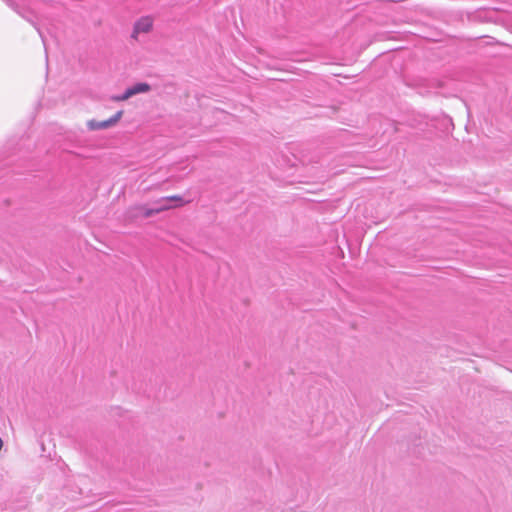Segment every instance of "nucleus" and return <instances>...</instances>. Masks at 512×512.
<instances>
[{
  "instance_id": "1",
  "label": "nucleus",
  "mask_w": 512,
  "mask_h": 512,
  "mask_svg": "<svg viewBox=\"0 0 512 512\" xmlns=\"http://www.w3.org/2000/svg\"><path fill=\"white\" fill-rule=\"evenodd\" d=\"M154 26V19L151 16H142L133 25L131 38L138 41L142 35L149 34Z\"/></svg>"
},
{
  "instance_id": "2",
  "label": "nucleus",
  "mask_w": 512,
  "mask_h": 512,
  "mask_svg": "<svg viewBox=\"0 0 512 512\" xmlns=\"http://www.w3.org/2000/svg\"><path fill=\"white\" fill-rule=\"evenodd\" d=\"M123 116V111L116 112L112 117L104 121H97L94 119L88 120L86 126L90 131L106 130L112 128L118 124Z\"/></svg>"
},
{
  "instance_id": "3",
  "label": "nucleus",
  "mask_w": 512,
  "mask_h": 512,
  "mask_svg": "<svg viewBox=\"0 0 512 512\" xmlns=\"http://www.w3.org/2000/svg\"><path fill=\"white\" fill-rule=\"evenodd\" d=\"M150 90L151 86L148 83H136L128 87L123 94L112 97V100L116 102L126 101L137 94L148 93Z\"/></svg>"
},
{
  "instance_id": "4",
  "label": "nucleus",
  "mask_w": 512,
  "mask_h": 512,
  "mask_svg": "<svg viewBox=\"0 0 512 512\" xmlns=\"http://www.w3.org/2000/svg\"><path fill=\"white\" fill-rule=\"evenodd\" d=\"M135 216H142L145 218L155 215L154 208L148 207L147 205H138L134 207Z\"/></svg>"
},
{
  "instance_id": "5",
  "label": "nucleus",
  "mask_w": 512,
  "mask_h": 512,
  "mask_svg": "<svg viewBox=\"0 0 512 512\" xmlns=\"http://www.w3.org/2000/svg\"><path fill=\"white\" fill-rule=\"evenodd\" d=\"M166 202H175V204H172L174 208L183 206L186 202L182 199L179 195H173L168 197H163L157 200V203H166Z\"/></svg>"
},
{
  "instance_id": "6",
  "label": "nucleus",
  "mask_w": 512,
  "mask_h": 512,
  "mask_svg": "<svg viewBox=\"0 0 512 512\" xmlns=\"http://www.w3.org/2000/svg\"><path fill=\"white\" fill-rule=\"evenodd\" d=\"M152 208H154L155 214H158L160 212H163V211H166V210H170V209L174 208V206L172 204H170L169 202L158 204L157 200H156L153 203V207Z\"/></svg>"
},
{
  "instance_id": "7",
  "label": "nucleus",
  "mask_w": 512,
  "mask_h": 512,
  "mask_svg": "<svg viewBox=\"0 0 512 512\" xmlns=\"http://www.w3.org/2000/svg\"><path fill=\"white\" fill-rule=\"evenodd\" d=\"M152 208H154L155 214H158L160 212H163V211H166V210H170V209L174 208V206L172 204H170L169 202L158 204L157 200H156L153 203V207Z\"/></svg>"
},
{
  "instance_id": "8",
  "label": "nucleus",
  "mask_w": 512,
  "mask_h": 512,
  "mask_svg": "<svg viewBox=\"0 0 512 512\" xmlns=\"http://www.w3.org/2000/svg\"><path fill=\"white\" fill-rule=\"evenodd\" d=\"M3 447H4V441L0 437V452L2 451Z\"/></svg>"
}]
</instances>
